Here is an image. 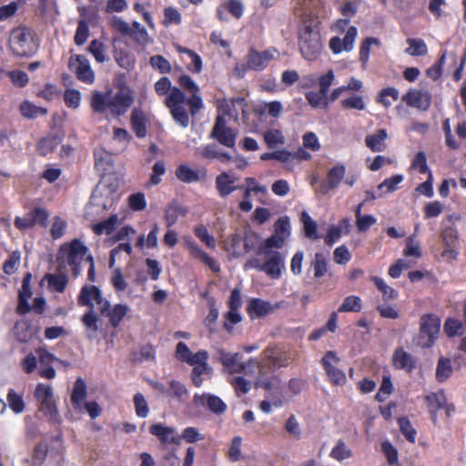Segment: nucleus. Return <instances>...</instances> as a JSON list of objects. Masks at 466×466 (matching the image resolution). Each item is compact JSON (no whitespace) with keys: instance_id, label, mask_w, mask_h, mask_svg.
I'll return each mask as SVG.
<instances>
[{"instance_id":"obj_1","label":"nucleus","mask_w":466,"mask_h":466,"mask_svg":"<svg viewBox=\"0 0 466 466\" xmlns=\"http://www.w3.org/2000/svg\"><path fill=\"white\" fill-rule=\"evenodd\" d=\"M289 235V218H279L274 225V234L267 238L257 250V258H251L245 265V269L256 268L268 275L278 278L284 267L283 258L278 251L282 248Z\"/></svg>"},{"instance_id":"obj_2","label":"nucleus","mask_w":466,"mask_h":466,"mask_svg":"<svg viewBox=\"0 0 466 466\" xmlns=\"http://www.w3.org/2000/svg\"><path fill=\"white\" fill-rule=\"evenodd\" d=\"M134 102V96L129 89H121L113 94L95 92L92 95L91 106L94 111L103 113L109 109L114 116L124 115Z\"/></svg>"},{"instance_id":"obj_3","label":"nucleus","mask_w":466,"mask_h":466,"mask_svg":"<svg viewBox=\"0 0 466 466\" xmlns=\"http://www.w3.org/2000/svg\"><path fill=\"white\" fill-rule=\"evenodd\" d=\"M88 248L79 239L64 243L58 249L56 261L58 268L67 270V268L76 278L81 274V264L86 261Z\"/></svg>"},{"instance_id":"obj_4","label":"nucleus","mask_w":466,"mask_h":466,"mask_svg":"<svg viewBox=\"0 0 466 466\" xmlns=\"http://www.w3.org/2000/svg\"><path fill=\"white\" fill-rule=\"evenodd\" d=\"M299 46L301 55L309 61L316 60L321 54L323 45L317 25L307 23L299 28Z\"/></svg>"},{"instance_id":"obj_5","label":"nucleus","mask_w":466,"mask_h":466,"mask_svg":"<svg viewBox=\"0 0 466 466\" xmlns=\"http://www.w3.org/2000/svg\"><path fill=\"white\" fill-rule=\"evenodd\" d=\"M9 48L16 56H31L38 49L35 33L31 28L18 26L11 31Z\"/></svg>"},{"instance_id":"obj_6","label":"nucleus","mask_w":466,"mask_h":466,"mask_svg":"<svg viewBox=\"0 0 466 466\" xmlns=\"http://www.w3.org/2000/svg\"><path fill=\"white\" fill-rule=\"evenodd\" d=\"M441 329V319L433 314H423L420 319L418 345L422 349L431 348L437 340Z\"/></svg>"},{"instance_id":"obj_7","label":"nucleus","mask_w":466,"mask_h":466,"mask_svg":"<svg viewBox=\"0 0 466 466\" xmlns=\"http://www.w3.org/2000/svg\"><path fill=\"white\" fill-rule=\"evenodd\" d=\"M35 396L39 403L40 411H42L51 422L59 423L61 418L54 399L52 387L43 383L37 384Z\"/></svg>"},{"instance_id":"obj_8","label":"nucleus","mask_w":466,"mask_h":466,"mask_svg":"<svg viewBox=\"0 0 466 466\" xmlns=\"http://www.w3.org/2000/svg\"><path fill=\"white\" fill-rule=\"evenodd\" d=\"M185 101V94L176 86L165 100V105L169 108L174 120L184 128L188 127L190 121L188 113L184 106Z\"/></svg>"},{"instance_id":"obj_9","label":"nucleus","mask_w":466,"mask_h":466,"mask_svg":"<svg viewBox=\"0 0 466 466\" xmlns=\"http://www.w3.org/2000/svg\"><path fill=\"white\" fill-rule=\"evenodd\" d=\"M77 303L80 306H88L90 309H94L96 303L102 314H105L109 307V301L103 298L101 290L93 285H86L81 289Z\"/></svg>"},{"instance_id":"obj_10","label":"nucleus","mask_w":466,"mask_h":466,"mask_svg":"<svg viewBox=\"0 0 466 466\" xmlns=\"http://www.w3.org/2000/svg\"><path fill=\"white\" fill-rule=\"evenodd\" d=\"M339 361V358L333 350L327 351L320 360L329 380L334 386L344 385L347 381L345 372L337 367Z\"/></svg>"},{"instance_id":"obj_11","label":"nucleus","mask_w":466,"mask_h":466,"mask_svg":"<svg viewBox=\"0 0 466 466\" xmlns=\"http://www.w3.org/2000/svg\"><path fill=\"white\" fill-rule=\"evenodd\" d=\"M69 67L74 71L79 80L86 84H92L95 80V73L91 68L88 59L82 55L72 56L69 59Z\"/></svg>"},{"instance_id":"obj_12","label":"nucleus","mask_w":466,"mask_h":466,"mask_svg":"<svg viewBox=\"0 0 466 466\" xmlns=\"http://www.w3.org/2000/svg\"><path fill=\"white\" fill-rule=\"evenodd\" d=\"M183 240L185 248L187 249L189 255L193 258L198 259L206 264L213 272L220 271L219 264L208 253H206L192 238L185 237Z\"/></svg>"},{"instance_id":"obj_13","label":"nucleus","mask_w":466,"mask_h":466,"mask_svg":"<svg viewBox=\"0 0 466 466\" xmlns=\"http://www.w3.org/2000/svg\"><path fill=\"white\" fill-rule=\"evenodd\" d=\"M236 137L235 131L227 126L224 117L218 116L216 119L211 137L225 147H233L236 144Z\"/></svg>"},{"instance_id":"obj_14","label":"nucleus","mask_w":466,"mask_h":466,"mask_svg":"<svg viewBox=\"0 0 466 466\" xmlns=\"http://www.w3.org/2000/svg\"><path fill=\"white\" fill-rule=\"evenodd\" d=\"M246 100L243 97H236L230 100L219 99L218 108L220 114L238 119L240 114H245Z\"/></svg>"},{"instance_id":"obj_15","label":"nucleus","mask_w":466,"mask_h":466,"mask_svg":"<svg viewBox=\"0 0 466 466\" xmlns=\"http://www.w3.org/2000/svg\"><path fill=\"white\" fill-rule=\"evenodd\" d=\"M401 99L407 106L421 110H427L431 103V96L429 93L413 88L409 89Z\"/></svg>"},{"instance_id":"obj_16","label":"nucleus","mask_w":466,"mask_h":466,"mask_svg":"<svg viewBox=\"0 0 466 466\" xmlns=\"http://www.w3.org/2000/svg\"><path fill=\"white\" fill-rule=\"evenodd\" d=\"M194 402L198 406L208 408L215 414H221L227 409L226 403L219 397L209 393L195 394Z\"/></svg>"},{"instance_id":"obj_17","label":"nucleus","mask_w":466,"mask_h":466,"mask_svg":"<svg viewBox=\"0 0 466 466\" xmlns=\"http://www.w3.org/2000/svg\"><path fill=\"white\" fill-rule=\"evenodd\" d=\"M275 50L258 52L250 49L248 55V66L251 70L261 71L274 58Z\"/></svg>"},{"instance_id":"obj_18","label":"nucleus","mask_w":466,"mask_h":466,"mask_svg":"<svg viewBox=\"0 0 466 466\" xmlns=\"http://www.w3.org/2000/svg\"><path fill=\"white\" fill-rule=\"evenodd\" d=\"M238 177L228 172H222L216 177L215 187L221 198H227L238 188Z\"/></svg>"},{"instance_id":"obj_19","label":"nucleus","mask_w":466,"mask_h":466,"mask_svg":"<svg viewBox=\"0 0 466 466\" xmlns=\"http://www.w3.org/2000/svg\"><path fill=\"white\" fill-rule=\"evenodd\" d=\"M218 360L229 373H240L245 370V364L241 362L239 353H229L221 350L218 351Z\"/></svg>"},{"instance_id":"obj_20","label":"nucleus","mask_w":466,"mask_h":466,"mask_svg":"<svg viewBox=\"0 0 466 466\" xmlns=\"http://www.w3.org/2000/svg\"><path fill=\"white\" fill-rule=\"evenodd\" d=\"M147 115L138 107H135L130 115V124L136 136L139 138H143L147 134Z\"/></svg>"},{"instance_id":"obj_21","label":"nucleus","mask_w":466,"mask_h":466,"mask_svg":"<svg viewBox=\"0 0 466 466\" xmlns=\"http://www.w3.org/2000/svg\"><path fill=\"white\" fill-rule=\"evenodd\" d=\"M392 364L398 370H405L410 372L416 368V360L403 348L399 347L392 355Z\"/></svg>"},{"instance_id":"obj_22","label":"nucleus","mask_w":466,"mask_h":466,"mask_svg":"<svg viewBox=\"0 0 466 466\" xmlns=\"http://www.w3.org/2000/svg\"><path fill=\"white\" fill-rule=\"evenodd\" d=\"M149 432L157 436L164 443H178L179 436L176 433L175 429L166 427L162 424H153L149 428Z\"/></svg>"},{"instance_id":"obj_23","label":"nucleus","mask_w":466,"mask_h":466,"mask_svg":"<svg viewBox=\"0 0 466 466\" xmlns=\"http://www.w3.org/2000/svg\"><path fill=\"white\" fill-rule=\"evenodd\" d=\"M56 273H48L45 276V280L47 282L48 289L52 291L64 292L66 288L68 278L65 269H59Z\"/></svg>"},{"instance_id":"obj_24","label":"nucleus","mask_w":466,"mask_h":466,"mask_svg":"<svg viewBox=\"0 0 466 466\" xmlns=\"http://www.w3.org/2000/svg\"><path fill=\"white\" fill-rule=\"evenodd\" d=\"M86 386L82 378H77L71 395V402L76 410H83V405L86 398Z\"/></svg>"},{"instance_id":"obj_25","label":"nucleus","mask_w":466,"mask_h":466,"mask_svg":"<svg viewBox=\"0 0 466 466\" xmlns=\"http://www.w3.org/2000/svg\"><path fill=\"white\" fill-rule=\"evenodd\" d=\"M248 311L252 319L264 317L273 311V307L260 299H253L248 305Z\"/></svg>"},{"instance_id":"obj_26","label":"nucleus","mask_w":466,"mask_h":466,"mask_svg":"<svg viewBox=\"0 0 466 466\" xmlns=\"http://www.w3.org/2000/svg\"><path fill=\"white\" fill-rule=\"evenodd\" d=\"M94 155L95 166L98 171L106 173L110 172L112 170L114 160L111 153L101 148L95 150Z\"/></svg>"},{"instance_id":"obj_27","label":"nucleus","mask_w":466,"mask_h":466,"mask_svg":"<svg viewBox=\"0 0 466 466\" xmlns=\"http://www.w3.org/2000/svg\"><path fill=\"white\" fill-rule=\"evenodd\" d=\"M187 209L177 202L170 203L164 210V219L167 227L174 226L180 216H186Z\"/></svg>"},{"instance_id":"obj_28","label":"nucleus","mask_w":466,"mask_h":466,"mask_svg":"<svg viewBox=\"0 0 466 466\" xmlns=\"http://www.w3.org/2000/svg\"><path fill=\"white\" fill-rule=\"evenodd\" d=\"M387 138V132L385 129H379L375 134L368 135L365 137L366 146L372 152H381L385 148V139Z\"/></svg>"},{"instance_id":"obj_29","label":"nucleus","mask_w":466,"mask_h":466,"mask_svg":"<svg viewBox=\"0 0 466 466\" xmlns=\"http://www.w3.org/2000/svg\"><path fill=\"white\" fill-rule=\"evenodd\" d=\"M128 310L129 308L127 305L116 304L113 309H110L109 306L104 315L109 318V321L113 327H117Z\"/></svg>"},{"instance_id":"obj_30","label":"nucleus","mask_w":466,"mask_h":466,"mask_svg":"<svg viewBox=\"0 0 466 466\" xmlns=\"http://www.w3.org/2000/svg\"><path fill=\"white\" fill-rule=\"evenodd\" d=\"M409 47L405 49V53L411 56H423L428 54V46L421 38H407Z\"/></svg>"},{"instance_id":"obj_31","label":"nucleus","mask_w":466,"mask_h":466,"mask_svg":"<svg viewBox=\"0 0 466 466\" xmlns=\"http://www.w3.org/2000/svg\"><path fill=\"white\" fill-rule=\"evenodd\" d=\"M6 400L10 410L15 414H21L25 410V402L23 395L17 393L15 390H9Z\"/></svg>"},{"instance_id":"obj_32","label":"nucleus","mask_w":466,"mask_h":466,"mask_svg":"<svg viewBox=\"0 0 466 466\" xmlns=\"http://www.w3.org/2000/svg\"><path fill=\"white\" fill-rule=\"evenodd\" d=\"M346 173V168L343 165H337L333 167L327 175V190L337 187L341 182Z\"/></svg>"},{"instance_id":"obj_33","label":"nucleus","mask_w":466,"mask_h":466,"mask_svg":"<svg viewBox=\"0 0 466 466\" xmlns=\"http://www.w3.org/2000/svg\"><path fill=\"white\" fill-rule=\"evenodd\" d=\"M451 361L448 358L441 357L437 363L436 379L439 382L448 380L452 374Z\"/></svg>"},{"instance_id":"obj_34","label":"nucleus","mask_w":466,"mask_h":466,"mask_svg":"<svg viewBox=\"0 0 466 466\" xmlns=\"http://www.w3.org/2000/svg\"><path fill=\"white\" fill-rule=\"evenodd\" d=\"M301 222L303 224V230L306 238L311 240H317L320 238L317 232L316 221H314L306 211L301 213Z\"/></svg>"},{"instance_id":"obj_35","label":"nucleus","mask_w":466,"mask_h":466,"mask_svg":"<svg viewBox=\"0 0 466 466\" xmlns=\"http://www.w3.org/2000/svg\"><path fill=\"white\" fill-rule=\"evenodd\" d=\"M371 281L375 284L377 289L381 292L385 301L394 300L398 298L399 293L393 288L388 286L385 281L377 276L371 277Z\"/></svg>"},{"instance_id":"obj_36","label":"nucleus","mask_w":466,"mask_h":466,"mask_svg":"<svg viewBox=\"0 0 466 466\" xmlns=\"http://www.w3.org/2000/svg\"><path fill=\"white\" fill-rule=\"evenodd\" d=\"M20 112L25 118H36L40 116H45L47 110L41 106H36L30 101H24L20 106Z\"/></svg>"},{"instance_id":"obj_37","label":"nucleus","mask_w":466,"mask_h":466,"mask_svg":"<svg viewBox=\"0 0 466 466\" xmlns=\"http://www.w3.org/2000/svg\"><path fill=\"white\" fill-rule=\"evenodd\" d=\"M177 177L184 183H193L199 180L198 172L192 169L188 165L182 164L176 170Z\"/></svg>"},{"instance_id":"obj_38","label":"nucleus","mask_w":466,"mask_h":466,"mask_svg":"<svg viewBox=\"0 0 466 466\" xmlns=\"http://www.w3.org/2000/svg\"><path fill=\"white\" fill-rule=\"evenodd\" d=\"M97 317L94 312V309H90L88 312H86L82 317V322L86 329V336L88 339H94L98 327H97Z\"/></svg>"},{"instance_id":"obj_39","label":"nucleus","mask_w":466,"mask_h":466,"mask_svg":"<svg viewBox=\"0 0 466 466\" xmlns=\"http://www.w3.org/2000/svg\"><path fill=\"white\" fill-rule=\"evenodd\" d=\"M428 409L431 414H435L438 410L444 407L446 398L444 393L431 392L425 397Z\"/></svg>"},{"instance_id":"obj_40","label":"nucleus","mask_w":466,"mask_h":466,"mask_svg":"<svg viewBox=\"0 0 466 466\" xmlns=\"http://www.w3.org/2000/svg\"><path fill=\"white\" fill-rule=\"evenodd\" d=\"M362 309V301L359 296L350 295L344 299L339 307V312H360Z\"/></svg>"},{"instance_id":"obj_41","label":"nucleus","mask_w":466,"mask_h":466,"mask_svg":"<svg viewBox=\"0 0 466 466\" xmlns=\"http://www.w3.org/2000/svg\"><path fill=\"white\" fill-rule=\"evenodd\" d=\"M329 456L338 461H341L351 458L353 453L342 440H339L336 445L332 448Z\"/></svg>"},{"instance_id":"obj_42","label":"nucleus","mask_w":466,"mask_h":466,"mask_svg":"<svg viewBox=\"0 0 466 466\" xmlns=\"http://www.w3.org/2000/svg\"><path fill=\"white\" fill-rule=\"evenodd\" d=\"M340 106L345 110L355 109L362 111L366 108V104L362 96L353 95L350 97L342 99L340 101Z\"/></svg>"},{"instance_id":"obj_43","label":"nucleus","mask_w":466,"mask_h":466,"mask_svg":"<svg viewBox=\"0 0 466 466\" xmlns=\"http://www.w3.org/2000/svg\"><path fill=\"white\" fill-rule=\"evenodd\" d=\"M118 222L117 215H112L108 219L93 226V230L96 234L101 235L103 233L110 234L114 231Z\"/></svg>"},{"instance_id":"obj_44","label":"nucleus","mask_w":466,"mask_h":466,"mask_svg":"<svg viewBox=\"0 0 466 466\" xmlns=\"http://www.w3.org/2000/svg\"><path fill=\"white\" fill-rule=\"evenodd\" d=\"M314 268V277L319 279L328 271V260L326 256L321 252H317L312 262Z\"/></svg>"},{"instance_id":"obj_45","label":"nucleus","mask_w":466,"mask_h":466,"mask_svg":"<svg viewBox=\"0 0 466 466\" xmlns=\"http://www.w3.org/2000/svg\"><path fill=\"white\" fill-rule=\"evenodd\" d=\"M398 425L400 427V431L402 435L406 438L410 442H415L417 431L413 428L410 420L407 417H400L398 419Z\"/></svg>"},{"instance_id":"obj_46","label":"nucleus","mask_w":466,"mask_h":466,"mask_svg":"<svg viewBox=\"0 0 466 466\" xmlns=\"http://www.w3.org/2000/svg\"><path fill=\"white\" fill-rule=\"evenodd\" d=\"M32 296L31 287H24L19 291V302L17 306V312L21 315H25L30 311L31 307L28 303V299Z\"/></svg>"},{"instance_id":"obj_47","label":"nucleus","mask_w":466,"mask_h":466,"mask_svg":"<svg viewBox=\"0 0 466 466\" xmlns=\"http://www.w3.org/2000/svg\"><path fill=\"white\" fill-rule=\"evenodd\" d=\"M194 233L196 237L204 243L208 248L215 249L216 239L208 231V228L204 225H198L194 228Z\"/></svg>"},{"instance_id":"obj_48","label":"nucleus","mask_w":466,"mask_h":466,"mask_svg":"<svg viewBox=\"0 0 466 466\" xmlns=\"http://www.w3.org/2000/svg\"><path fill=\"white\" fill-rule=\"evenodd\" d=\"M66 228L67 222L61 217L56 216L53 218L50 235L54 239H59L65 235Z\"/></svg>"},{"instance_id":"obj_49","label":"nucleus","mask_w":466,"mask_h":466,"mask_svg":"<svg viewBox=\"0 0 466 466\" xmlns=\"http://www.w3.org/2000/svg\"><path fill=\"white\" fill-rule=\"evenodd\" d=\"M387 96H390L392 101H397L399 99L398 89L395 87H386L381 89L378 95L377 102L383 105L385 107L390 106L392 102L387 99Z\"/></svg>"},{"instance_id":"obj_50","label":"nucleus","mask_w":466,"mask_h":466,"mask_svg":"<svg viewBox=\"0 0 466 466\" xmlns=\"http://www.w3.org/2000/svg\"><path fill=\"white\" fill-rule=\"evenodd\" d=\"M133 33L131 34V37H133L139 45L146 46L151 40L150 37L144 26L141 25L138 22H133Z\"/></svg>"},{"instance_id":"obj_51","label":"nucleus","mask_w":466,"mask_h":466,"mask_svg":"<svg viewBox=\"0 0 466 466\" xmlns=\"http://www.w3.org/2000/svg\"><path fill=\"white\" fill-rule=\"evenodd\" d=\"M463 326L461 320L449 318L444 322V332L450 338L461 334Z\"/></svg>"},{"instance_id":"obj_52","label":"nucleus","mask_w":466,"mask_h":466,"mask_svg":"<svg viewBox=\"0 0 466 466\" xmlns=\"http://www.w3.org/2000/svg\"><path fill=\"white\" fill-rule=\"evenodd\" d=\"M306 97L313 107L327 108L329 106L327 94H322L320 90H319V92H309Z\"/></svg>"},{"instance_id":"obj_53","label":"nucleus","mask_w":466,"mask_h":466,"mask_svg":"<svg viewBox=\"0 0 466 466\" xmlns=\"http://www.w3.org/2000/svg\"><path fill=\"white\" fill-rule=\"evenodd\" d=\"M242 239L244 242V245H243L244 253L249 252V251L255 249L256 248H258V249L259 247L263 244V243L259 244L260 238L257 233H255L253 231L246 232L245 236Z\"/></svg>"},{"instance_id":"obj_54","label":"nucleus","mask_w":466,"mask_h":466,"mask_svg":"<svg viewBox=\"0 0 466 466\" xmlns=\"http://www.w3.org/2000/svg\"><path fill=\"white\" fill-rule=\"evenodd\" d=\"M264 140L269 147L273 148L284 144V136L279 130L270 129L264 133Z\"/></svg>"},{"instance_id":"obj_55","label":"nucleus","mask_w":466,"mask_h":466,"mask_svg":"<svg viewBox=\"0 0 466 466\" xmlns=\"http://www.w3.org/2000/svg\"><path fill=\"white\" fill-rule=\"evenodd\" d=\"M211 372V368L208 366V362H204L202 364L193 366V373L192 380L193 383L197 387H200L203 383L202 375L209 374Z\"/></svg>"},{"instance_id":"obj_56","label":"nucleus","mask_w":466,"mask_h":466,"mask_svg":"<svg viewBox=\"0 0 466 466\" xmlns=\"http://www.w3.org/2000/svg\"><path fill=\"white\" fill-rule=\"evenodd\" d=\"M403 176L400 174L391 176L390 177L384 179L378 186V189L382 190L384 187H386L385 193L393 192L397 189L398 185L403 181Z\"/></svg>"},{"instance_id":"obj_57","label":"nucleus","mask_w":466,"mask_h":466,"mask_svg":"<svg viewBox=\"0 0 466 466\" xmlns=\"http://www.w3.org/2000/svg\"><path fill=\"white\" fill-rule=\"evenodd\" d=\"M351 259V253L346 245H341L335 248L333 252V260L336 264L345 265Z\"/></svg>"},{"instance_id":"obj_58","label":"nucleus","mask_w":466,"mask_h":466,"mask_svg":"<svg viewBox=\"0 0 466 466\" xmlns=\"http://www.w3.org/2000/svg\"><path fill=\"white\" fill-rule=\"evenodd\" d=\"M150 65L154 69L158 70L162 74H167L171 71L170 63L162 56H151Z\"/></svg>"},{"instance_id":"obj_59","label":"nucleus","mask_w":466,"mask_h":466,"mask_svg":"<svg viewBox=\"0 0 466 466\" xmlns=\"http://www.w3.org/2000/svg\"><path fill=\"white\" fill-rule=\"evenodd\" d=\"M224 3V7L236 19H240L244 13V5L239 0H227Z\"/></svg>"},{"instance_id":"obj_60","label":"nucleus","mask_w":466,"mask_h":466,"mask_svg":"<svg viewBox=\"0 0 466 466\" xmlns=\"http://www.w3.org/2000/svg\"><path fill=\"white\" fill-rule=\"evenodd\" d=\"M128 205L134 211L144 210L147 207L145 195L141 192L130 195L128 197Z\"/></svg>"},{"instance_id":"obj_61","label":"nucleus","mask_w":466,"mask_h":466,"mask_svg":"<svg viewBox=\"0 0 466 466\" xmlns=\"http://www.w3.org/2000/svg\"><path fill=\"white\" fill-rule=\"evenodd\" d=\"M181 23V15L178 10L175 7H166L164 10V21L165 25H179Z\"/></svg>"},{"instance_id":"obj_62","label":"nucleus","mask_w":466,"mask_h":466,"mask_svg":"<svg viewBox=\"0 0 466 466\" xmlns=\"http://www.w3.org/2000/svg\"><path fill=\"white\" fill-rule=\"evenodd\" d=\"M89 36L88 25L85 20L78 22L77 29L75 35V43L77 46H82L86 43Z\"/></svg>"},{"instance_id":"obj_63","label":"nucleus","mask_w":466,"mask_h":466,"mask_svg":"<svg viewBox=\"0 0 466 466\" xmlns=\"http://www.w3.org/2000/svg\"><path fill=\"white\" fill-rule=\"evenodd\" d=\"M88 50L97 62L103 63L106 60L105 46L101 42L93 40L89 45Z\"/></svg>"},{"instance_id":"obj_64","label":"nucleus","mask_w":466,"mask_h":466,"mask_svg":"<svg viewBox=\"0 0 466 466\" xmlns=\"http://www.w3.org/2000/svg\"><path fill=\"white\" fill-rule=\"evenodd\" d=\"M21 255L19 252H13L4 263L5 273L11 275L15 273L20 265Z\"/></svg>"}]
</instances>
